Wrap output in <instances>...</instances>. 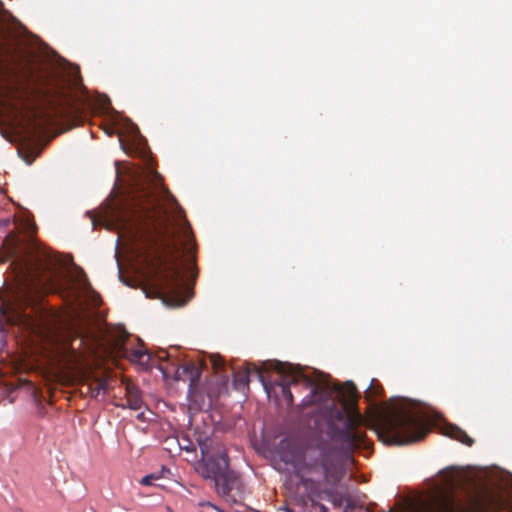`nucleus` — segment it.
Here are the masks:
<instances>
[{
  "mask_svg": "<svg viewBox=\"0 0 512 512\" xmlns=\"http://www.w3.org/2000/svg\"><path fill=\"white\" fill-rule=\"evenodd\" d=\"M166 202L175 213L182 216L183 210L172 193L163 187L161 199L149 185L141 187L132 199L130 207L117 210L115 218L123 233L135 246H140L147 255L149 265L158 275L157 289L176 305H185L190 297L184 295L185 283L179 267L180 246L176 231L171 227Z\"/></svg>",
  "mask_w": 512,
  "mask_h": 512,
  "instance_id": "1",
  "label": "nucleus"
},
{
  "mask_svg": "<svg viewBox=\"0 0 512 512\" xmlns=\"http://www.w3.org/2000/svg\"><path fill=\"white\" fill-rule=\"evenodd\" d=\"M271 366L280 376V379L268 381L265 379L261 368L254 364H247L244 370L233 372L234 386L238 389L248 386L250 382L249 375L251 373H255L262 382L268 396L275 393L277 397H282L288 406L293 404V394L290 389L291 386H302L304 389L309 391L308 395L303 398L300 404L302 408L314 404L324 405L325 407H328L329 405L335 406L334 401H331V404H329L332 392L328 387L322 384H315L310 377L304 375L294 365L276 361L271 364Z\"/></svg>",
  "mask_w": 512,
  "mask_h": 512,
  "instance_id": "2",
  "label": "nucleus"
},
{
  "mask_svg": "<svg viewBox=\"0 0 512 512\" xmlns=\"http://www.w3.org/2000/svg\"><path fill=\"white\" fill-rule=\"evenodd\" d=\"M49 265L46 257L37 253L18 256L12 262L18 284L8 297L0 298V327L30 322L25 310L39 293L42 274Z\"/></svg>",
  "mask_w": 512,
  "mask_h": 512,
  "instance_id": "3",
  "label": "nucleus"
},
{
  "mask_svg": "<svg viewBox=\"0 0 512 512\" xmlns=\"http://www.w3.org/2000/svg\"><path fill=\"white\" fill-rule=\"evenodd\" d=\"M435 421L433 415L423 409L402 407L381 416L376 433L384 444L409 445L423 440Z\"/></svg>",
  "mask_w": 512,
  "mask_h": 512,
  "instance_id": "4",
  "label": "nucleus"
},
{
  "mask_svg": "<svg viewBox=\"0 0 512 512\" xmlns=\"http://www.w3.org/2000/svg\"><path fill=\"white\" fill-rule=\"evenodd\" d=\"M281 459L295 466L297 474L305 485L310 481L304 477L305 473L315 475L317 477L315 481L319 483L331 485L338 483L343 475L339 451L328 444L306 450L299 461L294 454L288 455L284 452Z\"/></svg>",
  "mask_w": 512,
  "mask_h": 512,
  "instance_id": "5",
  "label": "nucleus"
},
{
  "mask_svg": "<svg viewBox=\"0 0 512 512\" xmlns=\"http://www.w3.org/2000/svg\"><path fill=\"white\" fill-rule=\"evenodd\" d=\"M202 459L197 465V471L205 479H210L214 483L230 470L229 458L224 449L209 453L207 446L201 445Z\"/></svg>",
  "mask_w": 512,
  "mask_h": 512,
  "instance_id": "6",
  "label": "nucleus"
},
{
  "mask_svg": "<svg viewBox=\"0 0 512 512\" xmlns=\"http://www.w3.org/2000/svg\"><path fill=\"white\" fill-rule=\"evenodd\" d=\"M218 495L227 502L240 503L244 499V484L238 473L230 469L214 483Z\"/></svg>",
  "mask_w": 512,
  "mask_h": 512,
  "instance_id": "7",
  "label": "nucleus"
},
{
  "mask_svg": "<svg viewBox=\"0 0 512 512\" xmlns=\"http://www.w3.org/2000/svg\"><path fill=\"white\" fill-rule=\"evenodd\" d=\"M431 512H478V504L476 501L462 502L442 496L431 507Z\"/></svg>",
  "mask_w": 512,
  "mask_h": 512,
  "instance_id": "8",
  "label": "nucleus"
},
{
  "mask_svg": "<svg viewBox=\"0 0 512 512\" xmlns=\"http://www.w3.org/2000/svg\"><path fill=\"white\" fill-rule=\"evenodd\" d=\"M63 359L67 368L77 374H86L88 370V359L83 352L78 351L70 344L63 351Z\"/></svg>",
  "mask_w": 512,
  "mask_h": 512,
  "instance_id": "9",
  "label": "nucleus"
},
{
  "mask_svg": "<svg viewBox=\"0 0 512 512\" xmlns=\"http://www.w3.org/2000/svg\"><path fill=\"white\" fill-rule=\"evenodd\" d=\"M201 372L194 363H185L180 365L175 371V379L187 381L188 394L191 395L195 392L196 386L200 380Z\"/></svg>",
  "mask_w": 512,
  "mask_h": 512,
  "instance_id": "10",
  "label": "nucleus"
},
{
  "mask_svg": "<svg viewBox=\"0 0 512 512\" xmlns=\"http://www.w3.org/2000/svg\"><path fill=\"white\" fill-rule=\"evenodd\" d=\"M361 421L360 415L350 416L348 419L349 428L345 431L343 438L347 447L350 449L359 448L364 445L365 435L354 428Z\"/></svg>",
  "mask_w": 512,
  "mask_h": 512,
  "instance_id": "11",
  "label": "nucleus"
},
{
  "mask_svg": "<svg viewBox=\"0 0 512 512\" xmlns=\"http://www.w3.org/2000/svg\"><path fill=\"white\" fill-rule=\"evenodd\" d=\"M144 405L140 389L134 384L126 385V406L132 410H140ZM125 407V405H123Z\"/></svg>",
  "mask_w": 512,
  "mask_h": 512,
  "instance_id": "12",
  "label": "nucleus"
},
{
  "mask_svg": "<svg viewBox=\"0 0 512 512\" xmlns=\"http://www.w3.org/2000/svg\"><path fill=\"white\" fill-rule=\"evenodd\" d=\"M444 434L454 440H457L467 446H472L474 440L460 427L449 424L444 428Z\"/></svg>",
  "mask_w": 512,
  "mask_h": 512,
  "instance_id": "13",
  "label": "nucleus"
},
{
  "mask_svg": "<svg viewBox=\"0 0 512 512\" xmlns=\"http://www.w3.org/2000/svg\"><path fill=\"white\" fill-rule=\"evenodd\" d=\"M210 363L212 366V369L214 370L215 374H217L221 380L226 383L228 379V375L226 373V366L224 363L223 358L220 355H211L210 356Z\"/></svg>",
  "mask_w": 512,
  "mask_h": 512,
  "instance_id": "14",
  "label": "nucleus"
},
{
  "mask_svg": "<svg viewBox=\"0 0 512 512\" xmlns=\"http://www.w3.org/2000/svg\"><path fill=\"white\" fill-rule=\"evenodd\" d=\"M382 394H383V387H382V385L378 382L377 379H372L371 382H370L369 387L365 391V397L369 401H373L376 398L382 396Z\"/></svg>",
  "mask_w": 512,
  "mask_h": 512,
  "instance_id": "15",
  "label": "nucleus"
},
{
  "mask_svg": "<svg viewBox=\"0 0 512 512\" xmlns=\"http://www.w3.org/2000/svg\"><path fill=\"white\" fill-rule=\"evenodd\" d=\"M107 383L103 379L94 378L91 383L88 384V392L91 397L96 398L101 391L106 390Z\"/></svg>",
  "mask_w": 512,
  "mask_h": 512,
  "instance_id": "16",
  "label": "nucleus"
},
{
  "mask_svg": "<svg viewBox=\"0 0 512 512\" xmlns=\"http://www.w3.org/2000/svg\"><path fill=\"white\" fill-rule=\"evenodd\" d=\"M460 482H461V480L457 473H454V472L446 473L445 479H444V485L446 486V488L454 489L460 485Z\"/></svg>",
  "mask_w": 512,
  "mask_h": 512,
  "instance_id": "17",
  "label": "nucleus"
},
{
  "mask_svg": "<svg viewBox=\"0 0 512 512\" xmlns=\"http://www.w3.org/2000/svg\"><path fill=\"white\" fill-rule=\"evenodd\" d=\"M344 389L350 401H356L358 399V391L353 382H346Z\"/></svg>",
  "mask_w": 512,
  "mask_h": 512,
  "instance_id": "18",
  "label": "nucleus"
},
{
  "mask_svg": "<svg viewBox=\"0 0 512 512\" xmlns=\"http://www.w3.org/2000/svg\"><path fill=\"white\" fill-rule=\"evenodd\" d=\"M144 357H147V360L149 359L148 354L141 349H134V350L130 351V359L132 361L142 363V362H144V360H143Z\"/></svg>",
  "mask_w": 512,
  "mask_h": 512,
  "instance_id": "19",
  "label": "nucleus"
},
{
  "mask_svg": "<svg viewBox=\"0 0 512 512\" xmlns=\"http://www.w3.org/2000/svg\"><path fill=\"white\" fill-rule=\"evenodd\" d=\"M183 234L187 238L188 243L193 245L195 240H194V236L191 231V226L187 222V220H185V223H184Z\"/></svg>",
  "mask_w": 512,
  "mask_h": 512,
  "instance_id": "20",
  "label": "nucleus"
},
{
  "mask_svg": "<svg viewBox=\"0 0 512 512\" xmlns=\"http://www.w3.org/2000/svg\"><path fill=\"white\" fill-rule=\"evenodd\" d=\"M311 500V512H328V508L323 504L318 503L315 499Z\"/></svg>",
  "mask_w": 512,
  "mask_h": 512,
  "instance_id": "21",
  "label": "nucleus"
},
{
  "mask_svg": "<svg viewBox=\"0 0 512 512\" xmlns=\"http://www.w3.org/2000/svg\"><path fill=\"white\" fill-rule=\"evenodd\" d=\"M199 506L202 507L203 509H212V510H215L217 512H224L218 506L214 505L213 503H211L209 501L200 502Z\"/></svg>",
  "mask_w": 512,
  "mask_h": 512,
  "instance_id": "22",
  "label": "nucleus"
},
{
  "mask_svg": "<svg viewBox=\"0 0 512 512\" xmlns=\"http://www.w3.org/2000/svg\"><path fill=\"white\" fill-rule=\"evenodd\" d=\"M156 479H158V477H156L153 474H151V475H147V476L143 477L141 479L140 483L142 485L148 486V485H152L153 481L156 480Z\"/></svg>",
  "mask_w": 512,
  "mask_h": 512,
  "instance_id": "23",
  "label": "nucleus"
},
{
  "mask_svg": "<svg viewBox=\"0 0 512 512\" xmlns=\"http://www.w3.org/2000/svg\"><path fill=\"white\" fill-rule=\"evenodd\" d=\"M38 118H39V114L35 112L33 119L31 120L32 125H33V132L31 134V137L34 136L35 132L40 128V125L37 123Z\"/></svg>",
  "mask_w": 512,
  "mask_h": 512,
  "instance_id": "24",
  "label": "nucleus"
},
{
  "mask_svg": "<svg viewBox=\"0 0 512 512\" xmlns=\"http://www.w3.org/2000/svg\"><path fill=\"white\" fill-rule=\"evenodd\" d=\"M37 94H39L40 96H42L44 98H49L52 96V93L48 88H38Z\"/></svg>",
  "mask_w": 512,
  "mask_h": 512,
  "instance_id": "25",
  "label": "nucleus"
},
{
  "mask_svg": "<svg viewBox=\"0 0 512 512\" xmlns=\"http://www.w3.org/2000/svg\"><path fill=\"white\" fill-rule=\"evenodd\" d=\"M345 415V407L344 405H342V407L340 409H337L335 412H334V417L338 420H342L343 417Z\"/></svg>",
  "mask_w": 512,
  "mask_h": 512,
  "instance_id": "26",
  "label": "nucleus"
},
{
  "mask_svg": "<svg viewBox=\"0 0 512 512\" xmlns=\"http://www.w3.org/2000/svg\"><path fill=\"white\" fill-rule=\"evenodd\" d=\"M66 115H67V112L63 109L57 111V117H59V118H64V117H66Z\"/></svg>",
  "mask_w": 512,
  "mask_h": 512,
  "instance_id": "27",
  "label": "nucleus"
},
{
  "mask_svg": "<svg viewBox=\"0 0 512 512\" xmlns=\"http://www.w3.org/2000/svg\"><path fill=\"white\" fill-rule=\"evenodd\" d=\"M290 444L287 441H281L280 443V449H284L285 447H288Z\"/></svg>",
  "mask_w": 512,
  "mask_h": 512,
  "instance_id": "28",
  "label": "nucleus"
},
{
  "mask_svg": "<svg viewBox=\"0 0 512 512\" xmlns=\"http://www.w3.org/2000/svg\"><path fill=\"white\" fill-rule=\"evenodd\" d=\"M84 278H85V279H84L83 286H84L85 288L90 287V283H89L88 279L86 278V275H84Z\"/></svg>",
  "mask_w": 512,
  "mask_h": 512,
  "instance_id": "29",
  "label": "nucleus"
},
{
  "mask_svg": "<svg viewBox=\"0 0 512 512\" xmlns=\"http://www.w3.org/2000/svg\"><path fill=\"white\" fill-rule=\"evenodd\" d=\"M56 94L59 95V97H64V92L61 89H58Z\"/></svg>",
  "mask_w": 512,
  "mask_h": 512,
  "instance_id": "30",
  "label": "nucleus"
},
{
  "mask_svg": "<svg viewBox=\"0 0 512 512\" xmlns=\"http://www.w3.org/2000/svg\"><path fill=\"white\" fill-rule=\"evenodd\" d=\"M167 512H174L170 506L166 507Z\"/></svg>",
  "mask_w": 512,
  "mask_h": 512,
  "instance_id": "31",
  "label": "nucleus"
},
{
  "mask_svg": "<svg viewBox=\"0 0 512 512\" xmlns=\"http://www.w3.org/2000/svg\"><path fill=\"white\" fill-rule=\"evenodd\" d=\"M363 512H373V511L369 508H366Z\"/></svg>",
  "mask_w": 512,
  "mask_h": 512,
  "instance_id": "32",
  "label": "nucleus"
},
{
  "mask_svg": "<svg viewBox=\"0 0 512 512\" xmlns=\"http://www.w3.org/2000/svg\"><path fill=\"white\" fill-rule=\"evenodd\" d=\"M287 512H294V510L290 509V508H287L286 509Z\"/></svg>",
  "mask_w": 512,
  "mask_h": 512,
  "instance_id": "33",
  "label": "nucleus"
},
{
  "mask_svg": "<svg viewBox=\"0 0 512 512\" xmlns=\"http://www.w3.org/2000/svg\"><path fill=\"white\" fill-rule=\"evenodd\" d=\"M44 116H46L47 119H50V116L47 115V113H44Z\"/></svg>",
  "mask_w": 512,
  "mask_h": 512,
  "instance_id": "34",
  "label": "nucleus"
},
{
  "mask_svg": "<svg viewBox=\"0 0 512 512\" xmlns=\"http://www.w3.org/2000/svg\"><path fill=\"white\" fill-rule=\"evenodd\" d=\"M44 116H46L47 119H50V116L47 115V113H44Z\"/></svg>",
  "mask_w": 512,
  "mask_h": 512,
  "instance_id": "35",
  "label": "nucleus"
},
{
  "mask_svg": "<svg viewBox=\"0 0 512 512\" xmlns=\"http://www.w3.org/2000/svg\"><path fill=\"white\" fill-rule=\"evenodd\" d=\"M44 116H46L47 119H50V116L47 115V113H44Z\"/></svg>",
  "mask_w": 512,
  "mask_h": 512,
  "instance_id": "36",
  "label": "nucleus"
},
{
  "mask_svg": "<svg viewBox=\"0 0 512 512\" xmlns=\"http://www.w3.org/2000/svg\"><path fill=\"white\" fill-rule=\"evenodd\" d=\"M142 416H143V413H140V414L138 415V418H139V419H141V418H142Z\"/></svg>",
  "mask_w": 512,
  "mask_h": 512,
  "instance_id": "37",
  "label": "nucleus"
},
{
  "mask_svg": "<svg viewBox=\"0 0 512 512\" xmlns=\"http://www.w3.org/2000/svg\"><path fill=\"white\" fill-rule=\"evenodd\" d=\"M388 512H395L393 509H390Z\"/></svg>",
  "mask_w": 512,
  "mask_h": 512,
  "instance_id": "38",
  "label": "nucleus"
}]
</instances>
